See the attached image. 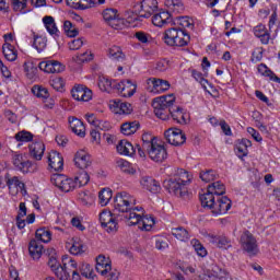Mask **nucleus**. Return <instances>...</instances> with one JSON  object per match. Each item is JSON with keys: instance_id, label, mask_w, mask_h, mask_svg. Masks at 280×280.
Wrapping results in <instances>:
<instances>
[{"instance_id": "0e129e2a", "label": "nucleus", "mask_w": 280, "mask_h": 280, "mask_svg": "<svg viewBox=\"0 0 280 280\" xmlns=\"http://www.w3.org/2000/svg\"><path fill=\"white\" fill-rule=\"evenodd\" d=\"M261 58H264V51L261 50V48H256L252 54V62H261Z\"/></svg>"}, {"instance_id": "338daca9", "label": "nucleus", "mask_w": 280, "mask_h": 280, "mask_svg": "<svg viewBox=\"0 0 280 280\" xmlns=\"http://www.w3.org/2000/svg\"><path fill=\"white\" fill-rule=\"evenodd\" d=\"M179 25L182 27H188V28H192L194 27V21L187 16H182L179 18Z\"/></svg>"}, {"instance_id": "39448f33", "label": "nucleus", "mask_w": 280, "mask_h": 280, "mask_svg": "<svg viewBox=\"0 0 280 280\" xmlns=\"http://www.w3.org/2000/svg\"><path fill=\"white\" fill-rule=\"evenodd\" d=\"M191 37L189 33L183 28L173 27L164 33V42L170 47H187Z\"/></svg>"}, {"instance_id": "37998d69", "label": "nucleus", "mask_w": 280, "mask_h": 280, "mask_svg": "<svg viewBox=\"0 0 280 280\" xmlns=\"http://www.w3.org/2000/svg\"><path fill=\"white\" fill-rule=\"evenodd\" d=\"M24 71L28 80H34L38 75V66L34 65V62H24Z\"/></svg>"}, {"instance_id": "c85d7f7f", "label": "nucleus", "mask_w": 280, "mask_h": 280, "mask_svg": "<svg viewBox=\"0 0 280 280\" xmlns=\"http://www.w3.org/2000/svg\"><path fill=\"white\" fill-rule=\"evenodd\" d=\"M205 194H211V196H214V198H222L221 196L226 194V187L224 184H222V182H214L208 186V190Z\"/></svg>"}, {"instance_id": "8fccbe9b", "label": "nucleus", "mask_w": 280, "mask_h": 280, "mask_svg": "<svg viewBox=\"0 0 280 280\" xmlns=\"http://www.w3.org/2000/svg\"><path fill=\"white\" fill-rule=\"evenodd\" d=\"M33 47L36 48L38 54H40L42 51H45V49L47 48V38L43 36H35L33 42Z\"/></svg>"}, {"instance_id": "2eb2a0df", "label": "nucleus", "mask_w": 280, "mask_h": 280, "mask_svg": "<svg viewBox=\"0 0 280 280\" xmlns=\"http://www.w3.org/2000/svg\"><path fill=\"white\" fill-rule=\"evenodd\" d=\"M38 69L44 73H62L65 65L58 60H45L38 63Z\"/></svg>"}, {"instance_id": "0eeeda50", "label": "nucleus", "mask_w": 280, "mask_h": 280, "mask_svg": "<svg viewBox=\"0 0 280 280\" xmlns=\"http://www.w3.org/2000/svg\"><path fill=\"white\" fill-rule=\"evenodd\" d=\"M133 11L138 14L139 19H150L155 12H159V1L142 0L133 7Z\"/></svg>"}, {"instance_id": "aec40b11", "label": "nucleus", "mask_w": 280, "mask_h": 280, "mask_svg": "<svg viewBox=\"0 0 280 280\" xmlns=\"http://www.w3.org/2000/svg\"><path fill=\"white\" fill-rule=\"evenodd\" d=\"M70 128L77 137H86V128L84 127V122L82 120L78 119L77 117L70 116L68 118Z\"/></svg>"}, {"instance_id": "a878e982", "label": "nucleus", "mask_w": 280, "mask_h": 280, "mask_svg": "<svg viewBox=\"0 0 280 280\" xmlns=\"http://www.w3.org/2000/svg\"><path fill=\"white\" fill-rule=\"evenodd\" d=\"M28 252L32 259H34L35 261H38V259L43 257V246L40 242L37 241L36 238L31 240L28 244Z\"/></svg>"}, {"instance_id": "a211bd4d", "label": "nucleus", "mask_w": 280, "mask_h": 280, "mask_svg": "<svg viewBox=\"0 0 280 280\" xmlns=\"http://www.w3.org/2000/svg\"><path fill=\"white\" fill-rule=\"evenodd\" d=\"M147 84L150 93H164L170 90V82L161 79L150 78L147 80Z\"/></svg>"}, {"instance_id": "473e14b6", "label": "nucleus", "mask_w": 280, "mask_h": 280, "mask_svg": "<svg viewBox=\"0 0 280 280\" xmlns=\"http://www.w3.org/2000/svg\"><path fill=\"white\" fill-rule=\"evenodd\" d=\"M139 128H141V125L137 120L131 122H124L120 127V132L127 137H130V135H135Z\"/></svg>"}, {"instance_id": "72a5a7b5", "label": "nucleus", "mask_w": 280, "mask_h": 280, "mask_svg": "<svg viewBox=\"0 0 280 280\" xmlns=\"http://www.w3.org/2000/svg\"><path fill=\"white\" fill-rule=\"evenodd\" d=\"M35 240L37 242H43L44 244H49L51 242V231L47 228H39L35 232Z\"/></svg>"}, {"instance_id": "4d7b16f0", "label": "nucleus", "mask_w": 280, "mask_h": 280, "mask_svg": "<svg viewBox=\"0 0 280 280\" xmlns=\"http://www.w3.org/2000/svg\"><path fill=\"white\" fill-rule=\"evenodd\" d=\"M32 93L36 97H43L44 100H47V97H49V91L43 86H38V85L33 86Z\"/></svg>"}, {"instance_id": "4be33fe9", "label": "nucleus", "mask_w": 280, "mask_h": 280, "mask_svg": "<svg viewBox=\"0 0 280 280\" xmlns=\"http://www.w3.org/2000/svg\"><path fill=\"white\" fill-rule=\"evenodd\" d=\"M152 23L155 27H164L168 23H172V14L168 11H161L154 13L152 18Z\"/></svg>"}, {"instance_id": "423d86ee", "label": "nucleus", "mask_w": 280, "mask_h": 280, "mask_svg": "<svg viewBox=\"0 0 280 280\" xmlns=\"http://www.w3.org/2000/svg\"><path fill=\"white\" fill-rule=\"evenodd\" d=\"M124 219L127 222L128 226H139L141 231H152V225L155 224L154 218L152 217H141L137 212H130L129 214H125Z\"/></svg>"}, {"instance_id": "a19ab883", "label": "nucleus", "mask_w": 280, "mask_h": 280, "mask_svg": "<svg viewBox=\"0 0 280 280\" xmlns=\"http://www.w3.org/2000/svg\"><path fill=\"white\" fill-rule=\"evenodd\" d=\"M108 58L110 60H117L118 62L121 60H126V55H124V51H121V48L119 46H113L108 49L107 52Z\"/></svg>"}, {"instance_id": "864d4df0", "label": "nucleus", "mask_w": 280, "mask_h": 280, "mask_svg": "<svg viewBox=\"0 0 280 280\" xmlns=\"http://www.w3.org/2000/svg\"><path fill=\"white\" fill-rule=\"evenodd\" d=\"M117 165L125 174H135L137 172L133 167L130 166V163L126 160H119L117 162Z\"/></svg>"}, {"instance_id": "e433bc0d", "label": "nucleus", "mask_w": 280, "mask_h": 280, "mask_svg": "<svg viewBox=\"0 0 280 280\" xmlns=\"http://www.w3.org/2000/svg\"><path fill=\"white\" fill-rule=\"evenodd\" d=\"M258 73H261V75H265L266 78H269L272 82H277V84H280V78L277 77L270 68L266 67V63H260L258 66Z\"/></svg>"}, {"instance_id": "c9c22d12", "label": "nucleus", "mask_w": 280, "mask_h": 280, "mask_svg": "<svg viewBox=\"0 0 280 280\" xmlns=\"http://www.w3.org/2000/svg\"><path fill=\"white\" fill-rule=\"evenodd\" d=\"M5 180H7V187H9V189H21V191H23V189H25V183H23L21 179H19L18 176H13L10 177L9 174L5 175Z\"/></svg>"}, {"instance_id": "6e6d98bb", "label": "nucleus", "mask_w": 280, "mask_h": 280, "mask_svg": "<svg viewBox=\"0 0 280 280\" xmlns=\"http://www.w3.org/2000/svg\"><path fill=\"white\" fill-rule=\"evenodd\" d=\"M80 273L82 277H85V279H93V268L89 264H82L80 267Z\"/></svg>"}, {"instance_id": "69168bd1", "label": "nucleus", "mask_w": 280, "mask_h": 280, "mask_svg": "<svg viewBox=\"0 0 280 280\" xmlns=\"http://www.w3.org/2000/svg\"><path fill=\"white\" fill-rule=\"evenodd\" d=\"M168 67H170V61L160 60L155 65V71H159L161 73L163 71H167Z\"/></svg>"}, {"instance_id": "bf43d9fd", "label": "nucleus", "mask_w": 280, "mask_h": 280, "mask_svg": "<svg viewBox=\"0 0 280 280\" xmlns=\"http://www.w3.org/2000/svg\"><path fill=\"white\" fill-rule=\"evenodd\" d=\"M15 139L18 141L27 143V142L32 141V139H34V136L32 135V132H28V131H20L15 135Z\"/></svg>"}, {"instance_id": "4c0bfd02", "label": "nucleus", "mask_w": 280, "mask_h": 280, "mask_svg": "<svg viewBox=\"0 0 280 280\" xmlns=\"http://www.w3.org/2000/svg\"><path fill=\"white\" fill-rule=\"evenodd\" d=\"M2 54L9 62H14L16 58H19V55L16 54V50L14 49V46L11 44H7L2 46Z\"/></svg>"}, {"instance_id": "6ab92c4d", "label": "nucleus", "mask_w": 280, "mask_h": 280, "mask_svg": "<svg viewBox=\"0 0 280 280\" xmlns=\"http://www.w3.org/2000/svg\"><path fill=\"white\" fill-rule=\"evenodd\" d=\"M31 159L34 161H42L45 154V143L43 141H35L28 147Z\"/></svg>"}, {"instance_id": "79ce46f5", "label": "nucleus", "mask_w": 280, "mask_h": 280, "mask_svg": "<svg viewBox=\"0 0 280 280\" xmlns=\"http://www.w3.org/2000/svg\"><path fill=\"white\" fill-rule=\"evenodd\" d=\"M211 244H214L218 248H231V240L226 236H212Z\"/></svg>"}, {"instance_id": "680f3d73", "label": "nucleus", "mask_w": 280, "mask_h": 280, "mask_svg": "<svg viewBox=\"0 0 280 280\" xmlns=\"http://www.w3.org/2000/svg\"><path fill=\"white\" fill-rule=\"evenodd\" d=\"M14 12H23L27 8V0H11Z\"/></svg>"}, {"instance_id": "b1692460", "label": "nucleus", "mask_w": 280, "mask_h": 280, "mask_svg": "<svg viewBox=\"0 0 280 280\" xmlns=\"http://www.w3.org/2000/svg\"><path fill=\"white\" fill-rule=\"evenodd\" d=\"M74 165L79 167V170H86L91 165V155L86 153V151H79L74 155Z\"/></svg>"}, {"instance_id": "bb28decb", "label": "nucleus", "mask_w": 280, "mask_h": 280, "mask_svg": "<svg viewBox=\"0 0 280 280\" xmlns=\"http://www.w3.org/2000/svg\"><path fill=\"white\" fill-rule=\"evenodd\" d=\"M140 183L143 189H147L151 194H159L161 191V184L152 177H142Z\"/></svg>"}, {"instance_id": "7ed1b4c3", "label": "nucleus", "mask_w": 280, "mask_h": 280, "mask_svg": "<svg viewBox=\"0 0 280 280\" xmlns=\"http://www.w3.org/2000/svg\"><path fill=\"white\" fill-rule=\"evenodd\" d=\"M199 200L203 209H210L213 215H224L229 213L232 207V201L229 197H217L211 194H202L199 196Z\"/></svg>"}, {"instance_id": "f3484780", "label": "nucleus", "mask_w": 280, "mask_h": 280, "mask_svg": "<svg viewBox=\"0 0 280 280\" xmlns=\"http://www.w3.org/2000/svg\"><path fill=\"white\" fill-rule=\"evenodd\" d=\"M156 143V137L152 136V133H143L142 135V144H136L138 154L140 159H145V151L150 150Z\"/></svg>"}, {"instance_id": "9b49d317", "label": "nucleus", "mask_w": 280, "mask_h": 280, "mask_svg": "<svg viewBox=\"0 0 280 280\" xmlns=\"http://www.w3.org/2000/svg\"><path fill=\"white\" fill-rule=\"evenodd\" d=\"M12 163L15 170H18V172H22V174H30L36 170L33 162L27 160L23 153H15L12 158Z\"/></svg>"}, {"instance_id": "3c124183", "label": "nucleus", "mask_w": 280, "mask_h": 280, "mask_svg": "<svg viewBox=\"0 0 280 280\" xmlns=\"http://www.w3.org/2000/svg\"><path fill=\"white\" fill-rule=\"evenodd\" d=\"M116 108H119V115H130L132 113V105L130 103L114 102Z\"/></svg>"}, {"instance_id": "c756f323", "label": "nucleus", "mask_w": 280, "mask_h": 280, "mask_svg": "<svg viewBox=\"0 0 280 280\" xmlns=\"http://www.w3.org/2000/svg\"><path fill=\"white\" fill-rule=\"evenodd\" d=\"M254 35L260 39L262 45H268V43H270V33H268L266 25L259 24L255 26Z\"/></svg>"}, {"instance_id": "ea45409f", "label": "nucleus", "mask_w": 280, "mask_h": 280, "mask_svg": "<svg viewBox=\"0 0 280 280\" xmlns=\"http://www.w3.org/2000/svg\"><path fill=\"white\" fill-rule=\"evenodd\" d=\"M171 233L176 240H179V242H187V240H189V231L183 226L173 228Z\"/></svg>"}, {"instance_id": "052dcab7", "label": "nucleus", "mask_w": 280, "mask_h": 280, "mask_svg": "<svg viewBox=\"0 0 280 280\" xmlns=\"http://www.w3.org/2000/svg\"><path fill=\"white\" fill-rule=\"evenodd\" d=\"M86 247L81 242H74L70 247L71 255H82Z\"/></svg>"}, {"instance_id": "f257e3e1", "label": "nucleus", "mask_w": 280, "mask_h": 280, "mask_svg": "<svg viewBox=\"0 0 280 280\" xmlns=\"http://www.w3.org/2000/svg\"><path fill=\"white\" fill-rule=\"evenodd\" d=\"M174 102H176L174 94L155 97L152 102L154 114L159 119H162V121H167V119L172 117L173 121H176V124H187L185 109L178 105H174Z\"/></svg>"}, {"instance_id": "2f4dec72", "label": "nucleus", "mask_w": 280, "mask_h": 280, "mask_svg": "<svg viewBox=\"0 0 280 280\" xmlns=\"http://www.w3.org/2000/svg\"><path fill=\"white\" fill-rule=\"evenodd\" d=\"M165 5L171 14H180L185 11V4L180 0H166Z\"/></svg>"}, {"instance_id": "c03bdc74", "label": "nucleus", "mask_w": 280, "mask_h": 280, "mask_svg": "<svg viewBox=\"0 0 280 280\" xmlns=\"http://www.w3.org/2000/svg\"><path fill=\"white\" fill-rule=\"evenodd\" d=\"M112 198H113V190L109 188H104L98 194L100 205L102 207H106V205L110 202Z\"/></svg>"}, {"instance_id": "7c9ffc66", "label": "nucleus", "mask_w": 280, "mask_h": 280, "mask_svg": "<svg viewBox=\"0 0 280 280\" xmlns=\"http://www.w3.org/2000/svg\"><path fill=\"white\" fill-rule=\"evenodd\" d=\"M253 145V142L248 139H242L235 145L236 155L238 159H244V156H248V148Z\"/></svg>"}, {"instance_id": "cd10ccee", "label": "nucleus", "mask_w": 280, "mask_h": 280, "mask_svg": "<svg viewBox=\"0 0 280 280\" xmlns=\"http://www.w3.org/2000/svg\"><path fill=\"white\" fill-rule=\"evenodd\" d=\"M116 148L117 152L125 156H132L137 152V147H133L128 140H120Z\"/></svg>"}, {"instance_id": "1a4fd4ad", "label": "nucleus", "mask_w": 280, "mask_h": 280, "mask_svg": "<svg viewBox=\"0 0 280 280\" xmlns=\"http://www.w3.org/2000/svg\"><path fill=\"white\" fill-rule=\"evenodd\" d=\"M50 182L55 187H58L61 191H73L78 188V182L71 177H66L62 174H54L50 177Z\"/></svg>"}, {"instance_id": "f03ea898", "label": "nucleus", "mask_w": 280, "mask_h": 280, "mask_svg": "<svg viewBox=\"0 0 280 280\" xmlns=\"http://www.w3.org/2000/svg\"><path fill=\"white\" fill-rule=\"evenodd\" d=\"M189 183H191V175H189V172L180 168L174 177L163 182V187L168 194L183 198L187 194V185Z\"/></svg>"}, {"instance_id": "5fc2aeb1", "label": "nucleus", "mask_w": 280, "mask_h": 280, "mask_svg": "<svg viewBox=\"0 0 280 280\" xmlns=\"http://www.w3.org/2000/svg\"><path fill=\"white\" fill-rule=\"evenodd\" d=\"M49 84L55 89V91H62V89H65V79L55 77L49 80Z\"/></svg>"}, {"instance_id": "f8f14e48", "label": "nucleus", "mask_w": 280, "mask_h": 280, "mask_svg": "<svg viewBox=\"0 0 280 280\" xmlns=\"http://www.w3.org/2000/svg\"><path fill=\"white\" fill-rule=\"evenodd\" d=\"M117 218L124 220L121 219L122 217L119 215V212H117V214L115 212L112 214L110 211H103L100 213L101 225L103 226V229H106L107 233H115V231H117Z\"/></svg>"}, {"instance_id": "09e8293b", "label": "nucleus", "mask_w": 280, "mask_h": 280, "mask_svg": "<svg viewBox=\"0 0 280 280\" xmlns=\"http://www.w3.org/2000/svg\"><path fill=\"white\" fill-rule=\"evenodd\" d=\"M103 19L107 23H115L117 19H119V14H117V9H106L103 11Z\"/></svg>"}, {"instance_id": "13d9d810", "label": "nucleus", "mask_w": 280, "mask_h": 280, "mask_svg": "<svg viewBox=\"0 0 280 280\" xmlns=\"http://www.w3.org/2000/svg\"><path fill=\"white\" fill-rule=\"evenodd\" d=\"M191 245L194 246V248L199 257H207V249L205 248V246H202L200 244V241L192 240Z\"/></svg>"}, {"instance_id": "5701e85b", "label": "nucleus", "mask_w": 280, "mask_h": 280, "mask_svg": "<svg viewBox=\"0 0 280 280\" xmlns=\"http://www.w3.org/2000/svg\"><path fill=\"white\" fill-rule=\"evenodd\" d=\"M112 270L110 259L106 258L104 255H98L96 257V272H100L103 277L108 275V271Z\"/></svg>"}, {"instance_id": "603ef678", "label": "nucleus", "mask_w": 280, "mask_h": 280, "mask_svg": "<svg viewBox=\"0 0 280 280\" xmlns=\"http://www.w3.org/2000/svg\"><path fill=\"white\" fill-rule=\"evenodd\" d=\"M98 88L105 93H110V91H113V81L106 78H102L98 81Z\"/></svg>"}, {"instance_id": "58836bf2", "label": "nucleus", "mask_w": 280, "mask_h": 280, "mask_svg": "<svg viewBox=\"0 0 280 280\" xmlns=\"http://www.w3.org/2000/svg\"><path fill=\"white\" fill-rule=\"evenodd\" d=\"M137 93V84L130 80H124L122 97H132Z\"/></svg>"}, {"instance_id": "6e6552de", "label": "nucleus", "mask_w": 280, "mask_h": 280, "mask_svg": "<svg viewBox=\"0 0 280 280\" xmlns=\"http://www.w3.org/2000/svg\"><path fill=\"white\" fill-rule=\"evenodd\" d=\"M241 246L249 257H255L259 254V245L257 244V238L249 231H245L241 235Z\"/></svg>"}, {"instance_id": "49530a36", "label": "nucleus", "mask_w": 280, "mask_h": 280, "mask_svg": "<svg viewBox=\"0 0 280 280\" xmlns=\"http://www.w3.org/2000/svg\"><path fill=\"white\" fill-rule=\"evenodd\" d=\"M63 30L69 38H75V36L80 34V31L78 30V27L73 26V23H71V21H65Z\"/></svg>"}, {"instance_id": "393cba45", "label": "nucleus", "mask_w": 280, "mask_h": 280, "mask_svg": "<svg viewBox=\"0 0 280 280\" xmlns=\"http://www.w3.org/2000/svg\"><path fill=\"white\" fill-rule=\"evenodd\" d=\"M48 165L51 170H55V172H60L65 165L62 155L57 151H51L48 155Z\"/></svg>"}, {"instance_id": "774afa93", "label": "nucleus", "mask_w": 280, "mask_h": 280, "mask_svg": "<svg viewBox=\"0 0 280 280\" xmlns=\"http://www.w3.org/2000/svg\"><path fill=\"white\" fill-rule=\"evenodd\" d=\"M82 45H84V39L78 38V39L72 40L69 44V48L72 49V51H75V50L80 49V47H82Z\"/></svg>"}, {"instance_id": "de8ad7c7", "label": "nucleus", "mask_w": 280, "mask_h": 280, "mask_svg": "<svg viewBox=\"0 0 280 280\" xmlns=\"http://www.w3.org/2000/svg\"><path fill=\"white\" fill-rule=\"evenodd\" d=\"M73 179L77 182V187H84V185H89L91 177L89 176V173L83 170Z\"/></svg>"}, {"instance_id": "9d476101", "label": "nucleus", "mask_w": 280, "mask_h": 280, "mask_svg": "<svg viewBox=\"0 0 280 280\" xmlns=\"http://www.w3.org/2000/svg\"><path fill=\"white\" fill-rule=\"evenodd\" d=\"M78 268V262L72 260L71 257L65 255L62 256V265H60L54 273L56 275L57 279L60 280H69L71 277V270H75Z\"/></svg>"}, {"instance_id": "4468645a", "label": "nucleus", "mask_w": 280, "mask_h": 280, "mask_svg": "<svg viewBox=\"0 0 280 280\" xmlns=\"http://www.w3.org/2000/svg\"><path fill=\"white\" fill-rule=\"evenodd\" d=\"M164 138L171 145H183L187 141V136L180 129H168L164 132Z\"/></svg>"}, {"instance_id": "ddd939ff", "label": "nucleus", "mask_w": 280, "mask_h": 280, "mask_svg": "<svg viewBox=\"0 0 280 280\" xmlns=\"http://www.w3.org/2000/svg\"><path fill=\"white\" fill-rule=\"evenodd\" d=\"M144 152L149 155V159L155 163H163V161L167 159V150L163 144H160L159 142L147 149Z\"/></svg>"}, {"instance_id": "a18cd8bd", "label": "nucleus", "mask_w": 280, "mask_h": 280, "mask_svg": "<svg viewBox=\"0 0 280 280\" xmlns=\"http://www.w3.org/2000/svg\"><path fill=\"white\" fill-rule=\"evenodd\" d=\"M199 177L203 183H211L218 178V172L214 170L201 171Z\"/></svg>"}, {"instance_id": "20e7f679", "label": "nucleus", "mask_w": 280, "mask_h": 280, "mask_svg": "<svg viewBox=\"0 0 280 280\" xmlns=\"http://www.w3.org/2000/svg\"><path fill=\"white\" fill-rule=\"evenodd\" d=\"M137 205V199L132 197L130 194L122 191L118 192L114 199V213L121 214V220H126L124 215H130V213H135L136 211H143L142 207H135Z\"/></svg>"}, {"instance_id": "e2e57ef3", "label": "nucleus", "mask_w": 280, "mask_h": 280, "mask_svg": "<svg viewBox=\"0 0 280 280\" xmlns=\"http://www.w3.org/2000/svg\"><path fill=\"white\" fill-rule=\"evenodd\" d=\"M155 242V248L158 250H165V248H167L170 246V244L167 243V240L163 238V237H155L154 238Z\"/></svg>"}, {"instance_id": "dca6fc26", "label": "nucleus", "mask_w": 280, "mask_h": 280, "mask_svg": "<svg viewBox=\"0 0 280 280\" xmlns=\"http://www.w3.org/2000/svg\"><path fill=\"white\" fill-rule=\"evenodd\" d=\"M71 95L77 102H91L93 91L84 85H75L71 91Z\"/></svg>"}, {"instance_id": "412c9836", "label": "nucleus", "mask_w": 280, "mask_h": 280, "mask_svg": "<svg viewBox=\"0 0 280 280\" xmlns=\"http://www.w3.org/2000/svg\"><path fill=\"white\" fill-rule=\"evenodd\" d=\"M224 271L220 266L212 265L202 276L201 280H222L224 279Z\"/></svg>"}, {"instance_id": "f704fd0d", "label": "nucleus", "mask_w": 280, "mask_h": 280, "mask_svg": "<svg viewBox=\"0 0 280 280\" xmlns=\"http://www.w3.org/2000/svg\"><path fill=\"white\" fill-rule=\"evenodd\" d=\"M43 23L47 30V32L50 34V36H58V27L56 26V21L52 16L46 15L43 19Z\"/></svg>"}]
</instances>
